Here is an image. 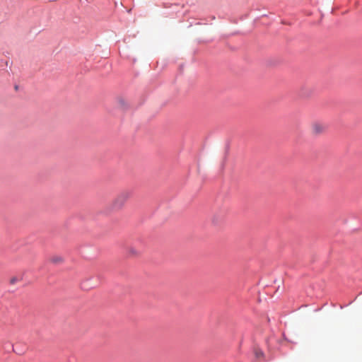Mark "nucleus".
<instances>
[{
  "label": "nucleus",
  "mask_w": 362,
  "mask_h": 362,
  "mask_svg": "<svg viewBox=\"0 0 362 362\" xmlns=\"http://www.w3.org/2000/svg\"><path fill=\"white\" fill-rule=\"evenodd\" d=\"M14 89H15V90H16V91H17V90H18V85H16V86H14Z\"/></svg>",
  "instance_id": "obj_7"
},
{
  "label": "nucleus",
  "mask_w": 362,
  "mask_h": 362,
  "mask_svg": "<svg viewBox=\"0 0 362 362\" xmlns=\"http://www.w3.org/2000/svg\"><path fill=\"white\" fill-rule=\"evenodd\" d=\"M127 253L131 257H137L139 256L141 252L134 247H129L127 250Z\"/></svg>",
  "instance_id": "obj_3"
},
{
  "label": "nucleus",
  "mask_w": 362,
  "mask_h": 362,
  "mask_svg": "<svg viewBox=\"0 0 362 362\" xmlns=\"http://www.w3.org/2000/svg\"><path fill=\"white\" fill-rule=\"evenodd\" d=\"M255 354L257 358H259L260 357L263 356V352L261 350H255Z\"/></svg>",
  "instance_id": "obj_4"
},
{
  "label": "nucleus",
  "mask_w": 362,
  "mask_h": 362,
  "mask_svg": "<svg viewBox=\"0 0 362 362\" xmlns=\"http://www.w3.org/2000/svg\"><path fill=\"white\" fill-rule=\"evenodd\" d=\"M325 130V125L320 122H314L311 125L312 133L318 135L324 132Z\"/></svg>",
  "instance_id": "obj_2"
},
{
  "label": "nucleus",
  "mask_w": 362,
  "mask_h": 362,
  "mask_svg": "<svg viewBox=\"0 0 362 362\" xmlns=\"http://www.w3.org/2000/svg\"><path fill=\"white\" fill-rule=\"evenodd\" d=\"M212 221L214 224H218V221L216 220V216H214L213 218H212Z\"/></svg>",
  "instance_id": "obj_6"
},
{
  "label": "nucleus",
  "mask_w": 362,
  "mask_h": 362,
  "mask_svg": "<svg viewBox=\"0 0 362 362\" xmlns=\"http://www.w3.org/2000/svg\"><path fill=\"white\" fill-rule=\"evenodd\" d=\"M131 197V192L129 191L121 192L114 199L112 202V207L114 209H119L123 207L126 202Z\"/></svg>",
  "instance_id": "obj_1"
},
{
  "label": "nucleus",
  "mask_w": 362,
  "mask_h": 362,
  "mask_svg": "<svg viewBox=\"0 0 362 362\" xmlns=\"http://www.w3.org/2000/svg\"><path fill=\"white\" fill-rule=\"evenodd\" d=\"M15 281H16V279H11V282L12 284H13V283L15 282Z\"/></svg>",
  "instance_id": "obj_8"
},
{
  "label": "nucleus",
  "mask_w": 362,
  "mask_h": 362,
  "mask_svg": "<svg viewBox=\"0 0 362 362\" xmlns=\"http://www.w3.org/2000/svg\"><path fill=\"white\" fill-rule=\"evenodd\" d=\"M51 261L54 263H58V262H61L62 261V259L60 257H56L52 258Z\"/></svg>",
  "instance_id": "obj_5"
}]
</instances>
